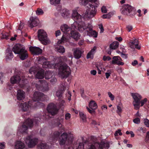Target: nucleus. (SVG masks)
<instances>
[{
    "instance_id": "obj_1",
    "label": "nucleus",
    "mask_w": 149,
    "mask_h": 149,
    "mask_svg": "<svg viewBox=\"0 0 149 149\" xmlns=\"http://www.w3.org/2000/svg\"><path fill=\"white\" fill-rule=\"evenodd\" d=\"M71 18L74 20V22L71 25V29H77L81 32L84 31L85 34L95 38L97 37V33L95 31H93L92 26L89 24H85L84 22L82 21L81 16L75 10L72 11Z\"/></svg>"
},
{
    "instance_id": "obj_2",
    "label": "nucleus",
    "mask_w": 149,
    "mask_h": 149,
    "mask_svg": "<svg viewBox=\"0 0 149 149\" xmlns=\"http://www.w3.org/2000/svg\"><path fill=\"white\" fill-rule=\"evenodd\" d=\"M89 1L88 9L86 11L84 14L85 18L91 19L93 17L96 15L97 8L99 5V3L97 0H88Z\"/></svg>"
},
{
    "instance_id": "obj_3",
    "label": "nucleus",
    "mask_w": 149,
    "mask_h": 149,
    "mask_svg": "<svg viewBox=\"0 0 149 149\" xmlns=\"http://www.w3.org/2000/svg\"><path fill=\"white\" fill-rule=\"evenodd\" d=\"M13 51L15 54L19 55V58L22 60H25L28 56L27 51L25 48L19 44H17L13 47Z\"/></svg>"
},
{
    "instance_id": "obj_4",
    "label": "nucleus",
    "mask_w": 149,
    "mask_h": 149,
    "mask_svg": "<svg viewBox=\"0 0 149 149\" xmlns=\"http://www.w3.org/2000/svg\"><path fill=\"white\" fill-rule=\"evenodd\" d=\"M70 73V68L67 65L64 64L60 65L58 68V75L61 78L67 77Z\"/></svg>"
},
{
    "instance_id": "obj_5",
    "label": "nucleus",
    "mask_w": 149,
    "mask_h": 149,
    "mask_svg": "<svg viewBox=\"0 0 149 149\" xmlns=\"http://www.w3.org/2000/svg\"><path fill=\"white\" fill-rule=\"evenodd\" d=\"M39 122V120L37 119L33 121L31 119H27L25 122L24 123V124L20 127H18V130H17V133L19 132L21 133L26 132L27 130V127H31L33 126V123H35L36 124H38Z\"/></svg>"
},
{
    "instance_id": "obj_6",
    "label": "nucleus",
    "mask_w": 149,
    "mask_h": 149,
    "mask_svg": "<svg viewBox=\"0 0 149 149\" xmlns=\"http://www.w3.org/2000/svg\"><path fill=\"white\" fill-rule=\"evenodd\" d=\"M37 33L38 39L42 44L45 45L49 44L50 40L47 37V34L45 31L40 29L38 31Z\"/></svg>"
},
{
    "instance_id": "obj_7",
    "label": "nucleus",
    "mask_w": 149,
    "mask_h": 149,
    "mask_svg": "<svg viewBox=\"0 0 149 149\" xmlns=\"http://www.w3.org/2000/svg\"><path fill=\"white\" fill-rule=\"evenodd\" d=\"M26 80L24 77L19 76L18 75L13 76L10 78V82L12 84L19 83L21 87H23L25 86L24 83H26Z\"/></svg>"
},
{
    "instance_id": "obj_8",
    "label": "nucleus",
    "mask_w": 149,
    "mask_h": 149,
    "mask_svg": "<svg viewBox=\"0 0 149 149\" xmlns=\"http://www.w3.org/2000/svg\"><path fill=\"white\" fill-rule=\"evenodd\" d=\"M120 11L122 14L124 15H135L134 8L128 4L123 5Z\"/></svg>"
},
{
    "instance_id": "obj_9",
    "label": "nucleus",
    "mask_w": 149,
    "mask_h": 149,
    "mask_svg": "<svg viewBox=\"0 0 149 149\" xmlns=\"http://www.w3.org/2000/svg\"><path fill=\"white\" fill-rule=\"evenodd\" d=\"M73 137L72 135L68 136L67 134L63 133L61 135L59 140V144L60 145H63L65 144H70L73 141Z\"/></svg>"
},
{
    "instance_id": "obj_10",
    "label": "nucleus",
    "mask_w": 149,
    "mask_h": 149,
    "mask_svg": "<svg viewBox=\"0 0 149 149\" xmlns=\"http://www.w3.org/2000/svg\"><path fill=\"white\" fill-rule=\"evenodd\" d=\"M131 96L134 99L133 104L134 106V109L136 110L139 109V105H140V101L142 99V97L139 94L137 93H132Z\"/></svg>"
},
{
    "instance_id": "obj_11",
    "label": "nucleus",
    "mask_w": 149,
    "mask_h": 149,
    "mask_svg": "<svg viewBox=\"0 0 149 149\" xmlns=\"http://www.w3.org/2000/svg\"><path fill=\"white\" fill-rule=\"evenodd\" d=\"M25 143L29 148H33L35 146L38 142V139L36 138H33L31 136L26 137L24 139Z\"/></svg>"
},
{
    "instance_id": "obj_12",
    "label": "nucleus",
    "mask_w": 149,
    "mask_h": 149,
    "mask_svg": "<svg viewBox=\"0 0 149 149\" xmlns=\"http://www.w3.org/2000/svg\"><path fill=\"white\" fill-rule=\"evenodd\" d=\"M61 30L63 32L65 33V34L63 35L62 38L61 40H60L57 42L58 44H60L62 43V42H64L66 40V35H67V34H69V33L68 32L70 30V28L66 24H63L61 26Z\"/></svg>"
},
{
    "instance_id": "obj_13",
    "label": "nucleus",
    "mask_w": 149,
    "mask_h": 149,
    "mask_svg": "<svg viewBox=\"0 0 149 149\" xmlns=\"http://www.w3.org/2000/svg\"><path fill=\"white\" fill-rule=\"evenodd\" d=\"M109 147V144L107 142L104 143L102 142L100 143H95L90 146L89 149H108Z\"/></svg>"
},
{
    "instance_id": "obj_14",
    "label": "nucleus",
    "mask_w": 149,
    "mask_h": 149,
    "mask_svg": "<svg viewBox=\"0 0 149 149\" xmlns=\"http://www.w3.org/2000/svg\"><path fill=\"white\" fill-rule=\"evenodd\" d=\"M47 111L49 114L54 116L57 113V109L56 106L54 104L51 103L47 106Z\"/></svg>"
},
{
    "instance_id": "obj_15",
    "label": "nucleus",
    "mask_w": 149,
    "mask_h": 149,
    "mask_svg": "<svg viewBox=\"0 0 149 149\" xmlns=\"http://www.w3.org/2000/svg\"><path fill=\"white\" fill-rule=\"evenodd\" d=\"M39 22V20L37 17H31L29 18V20L28 22L29 26L32 29L38 26Z\"/></svg>"
},
{
    "instance_id": "obj_16",
    "label": "nucleus",
    "mask_w": 149,
    "mask_h": 149,
    "mask_svg": "<svg viewBox=\"0 0 149 149\" xmlns=\"http://www.w3.org/2000/svg\"><path fill=\"white\" fill-rule=\"evenodd\" d=\"M34 104V102L29 101L28 103L25 102L21 104L20 107L23 111H27L32 107V105Z\"/></svg>"
},
{
    "instance_id": "obj_17",
    "label": "nucleus",
    "mask_w": 149,
    "mask_h": 149,
    "mask_svg": "<svg viewBox=\"0 0 149 149\" xmlns=\"http://www.w3.org/2000/svg\"><path fill=\"white\" fill-rule=\"evenodd\" d=\"M73 52L74 56V58L79 59L81 58L84 51L82 49L78 48L73 49Z\"/></svg>"
},
{
    "instance_id": "obj_18",
    "label": "nucleus",
    "mask_w": 149,
    "mask_h": 149,
    "mask_svg": "<svg viewBox=\"0 0 149 149\" xmlns=\"http://www.w3.org/2000/svg\"><path fill=\"white\" fill-rule=\"evenodd\" d=\"M44 95L39 91H36L35 92L33 97V100L34 102L38 101H39L43 100V97Z\"/></svg>"
},
{
    "instance_id": "obj_19",
    "label": "nucleus",
    "mask_w": 149,
    "mask_h": 149,
    "mask_svg": "<svg viewBox=\"0 0 149 149\" xmlns=\"http://www.w3.org/2000/svg\"><path fill=\"white\" fill-rule=\"evenodd\" d=\"M130 47L132 49L136 48L138 49H140V46L139 45L138 41L136 39L133 40L129 43Z\"/></svg>"
},
{
    "instance_id": "obj_20",
    "label": "nucleus",
    "mask_w": 149,
    "mask_h": 149,
    "mask_svg": "<svg viewBox=\"0 0 149 149\" xmlns=\"http://www.w3.org/2000/svg\"><path fill=\"white\" fill-rule=\"evenodd\" d=\"M29 51L34 55H38L42 53V50L38 47H31Z\"/></svg>"
},
{
    "instance_id": "obj_21",
    "label": "nucleus",
    "mask_w": 149,
    "mask_h": 149,
    "mask_svg": "<svg viewBox=\"0 0 149 149\" xmlns=\"http://www.w3.org/2000/svg\"><path fill=\"white\" fill-rule=\"evenodd\" d=\"M121 59L119 56H115L112 58V63L113 64H117L118 65H123L124 63L120 61Z\"/></svg>"
},
{
    "instance_id": "obj_22",
    "label": "nucleus",
    "mask_w": 149,
    "mask_h": 149,
    "mask_svg": "<svg viewBox=\"0 0 149 149\" xmlns=\"http://www.w3.org/2000/svg\"><path fill=\"white\" fill-rule=\"evenodd\" d=\"M60 13L62 17L65 18H68L70 16V11L66 9H63L61 10Z\"/></svg>"
},
{
    "instance_id": "obj_23",
    "label": "nucleus",
    "mask_w": 149,
    "mask_h": 149,
    "mask_svg": "<svg viewBox=\"0 0 149 149\" xmlns=\"http://www.w3.org/2000/svg\"><path fill=\"white\" fill-rule=\"evenodd\" d=\"M40 82L41 83H45V85L43 86L40 88H38L37 86V84L36 85V88L38 89V90H40L43 92L47 91L49 90L48 86L47 84L45 82V81L44 80H40Z\"/></svg>"
},
{
    "instance_id": "obj_24",
    "label": "nucleus",
    "mask_w": 149,
    "mask_h": 149,
    "mask_svg": "<svg viewBox=\"0 0 149 149\" xmlns=\"http://www.w3.org/2000/svg\"><path fill=\"white\" fill-rule=\"evenodd\" d=\"M61 88V89L56 91V95L57 97H58L59 98H62V94L63 92L66 89V84H64V85H62Z\"/></svg>"
},
{
    "instance_id": "obj_25",
    "label": "nucleus",
    "mask_w": 149,
    "mask_h": 149,
    "mask_svg": "<svg viewBox=\"0 0 149 149\" xmlns=\"http://www.w3.org/2000/svg\"><path fill=\"white\" fill-rule=\"evenodd\" d=\"M17 100H23L25 98V92L21 90H17Z\"/></svg>"
},
{
    "instance_id": "obj_26",
    "label": "nucleus",
    "mask_w": 149,
    "mask_h": 149,
    "mask_svg": "<svg viewBox=\"0 0 149 149\" xmlns=\"http://www.w3.org/2000/svg\"><path fill=\"white\" fill-rule=\"evenodd\" d=\"M70 37L72 38L74 40H77L79 39L80 35L76 31H72L70 32Z\"/></svg>"
},
{
    "instance_id": "obj_27",
    "label": "nucleus",
    "mask_w": 149,
    "mask_h": 149,
    "mask_svg": "<svg viewBox=\"0 0 149 149\" xmlns=\"http://www.w3.org/2000/svg\"><path fill=\"white\" fill-rule=\"evenodd\" d=\"M15 149H25V146L24 143L23 142L18 141L16 142L15 146Z\"/></svg>"
},
{
    "instance_id": "obj_28",
    "label": "nucleus",
    "mask_w": 149,
    "mask_h": 149,
    "mask_svg": "<svg viewBox=\"0 0 149 149\" xmlns=\"http://www.w3.org/2000/svg\"><path fill=\"white\" fill-rule=\"evenodd\" d=\"M44 70H40L36 72V74L35 75V77L38 79H42L44 77Z\"/></svg>"
},
{
    "instance_id": "obj_29",
    "label": "nucleus",
    "mask_w": 149,
    "mask_h": 149,
    "mask_svg": "<svg viewBox=\"0 0 149 149\" xmlns=\"http://www.w3.org/2000/svg\"><path fill=\"white\" fill-rule=\"evenodd\" d=\"M40 70H43L38 67H33L29 69V72L31 74H35V73H37L38 71Z\"/></svg>"
},
{
    "instance_id": "obj_30",
    "label": "nucleus",
    "mask_w": 149,
    "mask_h": 149,
    "mask_svg": "<svg viewBox=\"0 0 149 149\" xmlns=\"http://www.w3.org/2000/svg\"><path fill=\"white\" fill-rule=\"evenodd\" d=\"M55 49L56 51L59 53L63 54L65 52V49L63 47L59 45H56L55 47Z\"/></svg>"
},
{
    "instance_id": "obj_31",
    "label": "nucleus",
    "mask_w": 149,
    "mask_h": 149,
    "mask_svg": "<svg viewBox=\"0 0 149 149\" xmlns=\"http://www.w3.org/2000/svg\"><path fill=\"white\" fill-rule=\"evenodd\" d=\"M61 133L58 131L55 132L53 133L52 134L51 139L52 141H56L58 139V138L60 135Z\"/></svg>"
},
{
    "instance_id": "obj_32",
    "label": "nucleus",
    "mask_w": 149,
    "mask_h": 149,
    "mask_svg": "<svg viewBox=\"0 0 149 149\" xmlns=\"http://www.w3.org/2000/svg\"><path fill=\"white\" fill-rule=\"evenodd\" d=\"M89 108L90 109H96L97 108V104L95 101L91 100L89 102Z\"/></svg>"
},
{
    "instance_id": "obj_33",
    "label": "nucleus",
    "mask_w": 149,
    "mask_h": 149,
    "mask_svg": "<svg viewBox=\"0 0 149 149\" xmlns=\"http://www.w3.org/2000/svg\"><path fill=\"white\" fill-rule=\"evenodd\" d=\"M117 110H116V113L119 116H120L121 113L123 112V106L121 104H119L117 106Z\"/></svg>"
},
{
    "instance_id": "obj_34",
    "label": "nucleus",
    "mask_w": 149,
    "mask_h": 149,
    "mask_svg": "<svg viewBox=\"0 0 149 149\" xmlns=\"http://www.w3.org/2000/svg\"><path fill=\"white\" fill-rule=\"evenodd\" d=\"M118 45L119 42L117 41H115L110 44V48L111 49H115L118 47Z\"/></svg>"
},
{
    "instance_id": "obj_35",
    "label": "nucleus",
    "mask_w": 149,
    "mask_h": 149,
    "mask_svg": "<svg viewBox=\"0 0 149 149\" xmlns=\"http://www.w3.org/2000/svg\"><path fill=\"white\" fill-rule=\"evenodd\" d=\"M96 49V47H95L89 52V53L87 54V58L88 59L90 58H93V55L95 53V50Z\"/></svg>"
},
{
    "instance_id": "obj_36",
    "label": "nucleus",
    "mask_w": 149,
    "mask_h": 149,
    "mask_svg": "<svg viewBox=\"0 0 149 149\" xmlns=\"http://www.w3.org/2000/svg\"><path fill=\"white\" fill-rule=\"evenodd\" d=\"M38 149H49V148L46 145V144L41 143L38 145Z\"/></svg>"
},
{
    "instance_id": "obj_37",
    "label": "nucleus",
    "mask_w": 149,
    "mask_h": 149,
    "mask_svg": "<svg viewBox=\"0 0 149 149\" xmlns=\"http://www.w3.org/2000/svg\"><path fill=\"white\" fill-rule=\"evenodd\" d=\"M42 63V67L43 68H50L52 67L51 63L49 61H45Z\"/></svg>"
},
{
    "instance_id": "obj_38",
    "label": "nucleus",
    "mask_w": 149,
    "mask_h": 149,
    "mask_svg": "<svg viewBox=\"0 0 149 149\" xmlns=\"http://www.w3.org/2000/svg\"><path fill=\"white\" fill-rule=\"evenodd\" d=\"M36 60L39 64H41L45 61H47L46 58L43 56L37 58Z\"/></svg>"
},
{
    "instance_id": "obj_39",
    "label": "nucleus",
    "mask_w": 149,
    "mask_h": 149,
    "mask_svg": "<svg viewBox=\"0 0 149 149\" xmlns=\"http://www.w3.org/2000/svg\"><path fill=\"white\" fill-rule=\"evenodd\" d=\"M6 56L9 58H13V54L12 52L8 48H7L6 50Z\"/></svg>"
},
{
    "instance_id": "obj_40",
    "label": "nucleus",
    "mask_w": 149,
    "mask_h": 149,
    "mask_svg": "<svg viewBox=\"0 0 149 149\" xmlns=\"http://www.w3.org/2000/svg\"><path fill=\"white\" fill-rule=\"evenodd\" d=\"M67 61V58L65 56H59L58 58V62L61 63Z\"/></svg>"
},
{
    "instance_id": "obj_41",
    "label": "nucleus",
    "mask_w": 149,
    "mask_h": 149,
    "mask_svg": "<svg viewBox=\"0 0 149 149\" xmlns=\"http://www.w3.org/2000/svg\"><path fill=\"white\" fill-rule=\"evenodd\" d=\"M10 36V34L9 33H3L2 34L1 39L8 40V37H9Z\"/></svg>"
},
{
    "instance_id": "obj_42",
    "label": "nucleus",
    "mask_w": 149,
    "mask_h": 149,
    "mask_svg": "<svg viewBox=\"0 0 149 149\" xmlns=\"http://www.w3.org/2000/svg\"><path fill=\"white\" fill-rule=\"evenodd\" d=\"M79 115L80 117V118L82 120V121L84 122H86V116L84 114L83 112H80L79 113Z\"/></svg>"
},
{
    "instance_id": "obj_43",
    "label": "nucleus",
    "mask_w": 149,
    "mask_h": 149,
    "mask_svg": "<svg viewBox=\"0 0 149 149\" xmlns=\"http://www.w3.org/2000/svg\"><path fill=\"white\" fill-rule=\"evenodd\" d=\"M60 2V0H50V4L54 6L59 4Z\"/></svg>"
},
{
    "instance_id": "obj_44",
    "label": "nucleus",
    "mask_w": 149,
    "mask_h": 149,
    "mask_svg": "<svg viewBox=\"0 0 149 149\" xmlns=\"http://www.w3.org/2000/svg\"><path fill=\"white\" fill-rule=\"evenodd\" d=\"M79 2L80 4L84 6L86 5L89 3L88 0H79Z\"/></svg>"
},
{
    "instance_id": "obj_45",
    "label": "nucleus",
    "mask_w": 149,
    "mask_h": 149,
    "mask_svg": "<svg viewBox=\"0 0 149 149\" xmlns=\"http://www.w3.org/2000/svg\"><path fill=\"white\" fill-rule=\"evenodd\" d=\"M52 74L50 72H48L45 74V79H49L52 77Z\"/></svg>"
},
{
    "instance_id": "obj_46",
    "label": "nucleus",
    "mask_w": 149,
    "mask_h": 149,
    "mask_svg": "<svg viewBox=\"0 0 149 149\" xmlns=\"http://www.w3.org/2000/svg\"><path fill=\"white\" fill-rule=\"evenodd\" d=\"M44 13V12L43 10L39 8H38L37 9L36 11V14L38 15H43Z\"/></svg>"
},
{
    "instance_id": "obj_47",
    "label": "nucleus",
    "mask_w": 149,
    "mask_h": 149,
    "mask_svg": "<svg viewBox=\"0 0 149 149\" xmlns=\"http://www.w3.org/2000/svg\"><path fill=\"white\" fill-rule=\"evenodd\" d=\"M87 110H88V112L91 114H94L95 113V110L96 109H91L90 108H89L87 107H86Z\"/></svg>"
},
{
    "instance_id": "obj_48",
    "label": "nucleus",
    "mask_w": 149,
    "mask_h": 149,
    "mask_svg": "<svg viewBox=\"0 0 149 149\" xmlns=\"http://www.w3.org/2000/svg\"><path fill=\"white\" fill-rule=\"evenodd\" d=\"M111 70H108L107 71V72L105 73L106 78L108 79L110 76V75L111 74Z\"/></svg>"
},
{
    "instance_id": "obj_49",
    "label": "nucleus",
    "mask_w": 149,
    "mask_h": 149,
    "mask_svg": "<svg viewBox=\"0 0 149 149\" xmlns=\"http://www.w3.org/2000/svg\"><path fill=\"white\" fill-rule=\"evenodd\" d=\"M108 96L111 99V101H113L114 100L115 96L113 95H112L111 93L110 92H108Z\"/></svg>"
},
{
    "instance_id": "obj_50",
    "label": "nucleus",
    "mask_w": 149,
    "mask_h": 149,
    "mask_svg": "<svg viewBox=\"0 0 149 149\" xmlns=\"http://www.w3.org/2000/svg\"><path fill=\"white\" fill-rule=\"evenodd\" d=\"M144 123L146 127L149 128V120L147 118L144 119Z\"/></svg>"
},
{
    "instance_id": "obj_51",
    "label": "nucleus",
    "mask_w": 149,
    "mask_h": 149,
    "mask_svg": "<svg viewBox=\"0 0 149 149\" xmlns=\"http://www.w3.org/2000/svg\"><path fill=\"white\" fill-rule=\"evenodd\" d=\"M147 99L146 98H145L144 99L140 100V103L141 104V106H143L145 103L147 102Z\"/></svg>"
},
{
    "instance_id": "obj_52",
    "label": "nucleus",
    "mask_w": 149,
    "mask_h": 149,
    "mask_svg": "<svg viewBox=\"0 0 149 149\" xmlns=\"http://www.w3.org/2000/svg\"><path fill=\"white\" fill-rule=\"evenodd\" d=\"M133 122L134 123L139 124L140 123V119L139 118H136L133 119Z\"/></svg>"
},
{
    "instance_id": "obj_53",
    "label": "nucleus",
    "mask_w": 149,
    "mask_h": 149,
    "mask_svg": "<svg viewBox=\"0 0 149 149\" xmlns=\"http://www.w3.org/2000/svg\"><path fill=\"white\" fill-rule=\"evenodd\" d=\"M101 12L104 13H106L107 12V9L105 6H103L101 9Z\"/></svg>"
},
{
    "instance_id": "obj_54",
    "label": "nucleus",
    "mask_w": 149,
    "mask_h": 149,
    "mask_svg": "<svg viewBox=\"0 0 149 149\" xmlns=\"http://www.w3.org/2000/svg\"><path fill=\"white\" fill-rule=\"evenodd\" d=\"M118 134L120 136L122 135V133L120 132V130H118L115 132V133L114 134L115 136H117V135H118Z\"/></svg>"
},
{
    "instance_id": "obj_55",
    "label": "nucleus",
    "mask_w": 149,
    "mask_h": 149,
    "mask_svg": "<svg viewBox=\"0 0 149 149\" xmlns=\"http://www.w3.org/2000/svg\"><path fill=\"white\" fill-rule=\"evenodd\" d=\"M77 149H84L83 144L81 143H79L78 148Z\"/></svg>"
},
{
    "instance_id": "obj_56",
    "label": "nucleus",
    "mask_w": 149,
    "mask_h": 149,
    "mask_svg": "<svg viewBox=\"0 0 149 149\" xmlns=\"http://www.w3.org/2000/svg\"><path fill=\"white\" fill-rule=\"evenodd\" d=\"M71 117V115L69 113H66L65 115V119L66 120H68Z\"/></svg>"
},
{
    "instance_id": "obj_57",
    "label": "nucleus",
    "mask_w": 149,
    "mask_h": 149,
    "mask_svg": "<svg viewBox=\"0 0 149 149\" xmlns=\"http://www.w3.org/2000/svg\"><path fill=\"white\" fill-rule=\"evenodd\" d=\"M65 105L64 101L63 100H60V102H59V107H62L64 106Z\"/></svg>"
},
{
    "instance_id": "obj_58",
    "label": "nucleus",
    "mask_w": 149,
    "mask_h": 149,
    "mask_svg": "<svg viewBox=\"0 0 149 149\" xmlns=\"http://www.w3.org/2000/svg\"><path fill=\"white\" fill-rule=\"evenodd\" d=\"M66 95L68 97V100L70 101L71 100V93L70 92L68 91V93L66 94Z\"/></svg>"
},
{
    "instance_id": "obj_59",
    "label": "nucleus",
    "mask_w": 149,
    "mask_h": 149,
    "mask_svg": "<svg viewBox=\"0 0 149 149\" xmlns=\"http://www.w3.org/2000/svg\"><path fill=\"white\" fill-rule=\"evenodd\" d=\"M111 59V58L109 57V56H104L103 57V60L104 61H106L107 60L109 61Z\"/></svg>"
},
{
    "instance_id": "obj_60",
    "label": "nucleus",
    "mask_w": 149,
    "mask_h": 149,
    "mask_svg": "<svg viewBox=\"0 0 149 149\" xmlns=\"http://www.w3.org/2000/svg\"><path fill=\"white\" fill-rule=\"evenodd\" d=\"M5 148V143H0V149H4Z\"/></svg>"
},
{
    "instance_id": "obj_61",
    "label": "nucleus",
    "mask_w": 149,
    "mask_h": 149,
    "mask_svg": "<svg viewBox=\"0 0 149 149\" xmlns=\"http://www.w3.org/2000/svg\"><path fill=\"white\" fill-rule=\"evenodd\" d=\"M126 29H127V30L128 31L130 32L132 29V26L131 25H128L126 26Z\"/></svg>"
},
{
    "instance_id": "obj_62",
    "label": "nucleus",
    "mask_w": 149,
    "mask_h": 149,
    "mask_svg": "<svg viewBox=\"0 0 149 149\" xmlns=\"http://www.w3.org/2000/svg\"><path fill=\"white\" fill-rule=\"evenodd\" d=\"M99 29L100 30V33H102L104 31V29H103V25L102 24H100L99 25Z\"/></svg>"
},
{
    "instance_id": "obj_63",
    "label": "nucleus",
    "mask_w": 149,
    "mask_h": 149,
    "mask_svg": "<svg viewBox=\"0 0 149 149\" xmlns=\"http://www.w3.org/2000/svg\"><path fill=\"white\" fill-rule=\"evenodd\" d=\"M24 26V24H23V23L21 22L20 24V25H19V26H18V30L19 31H21V30L23 28Z\"/></svg>"
},
{
    "instance_id": "obj_64",
    "label": "nucleus",
    "mask_w": 149,
    "mask_h": 149,
    "mask_svg": "<svg viewBox=\"0 0 149 149\" xmlns=\"http://www.w3.org/2000/svg\"><path fill=\"white\" fill-rule=\"evenodd\" d=\"M149 139V132H147V135L146 136V141H147Z\"/></svg>"
}]
</instances>
